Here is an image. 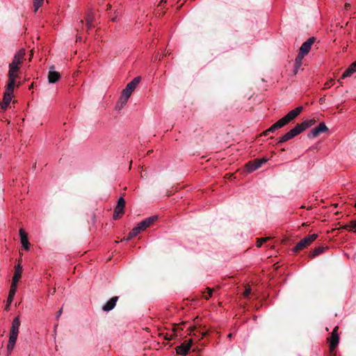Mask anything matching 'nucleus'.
I'll return each mask as SVG.
<instances>
[{"label": "nucleus", "mask_w": 356, "mask_h": 356, "mask_svg": "<svg viewBox=\"0 0 356 356\" xmlns=\"http://www.w3.org/2000/svg\"><path fill=\"white\" fill-rule=\"evenodd\" d=\"M140 78L137 76L127 85L126 88L122 90L121 96L116 104V109L121 110L126 105L129 98L140 83Z\"/></svg>", "instance_id": "1"}, {"label": "nucleus", "mask_w": 356, "mask_h": 356, "mask_svg": "<svg viewBox=\"0 0 356 356\" xmlns=\"http://www.w3.org/2000/svg\"><path fill=\"white\" fill-rule=\"evenodd\" d=\"M19 325L20 321L19 317L15 318L12 323V326L10 331L9 340L7 346V350L8 353H10L15 347L18 336Z\"/></svg>", "instance_id": "2"}, {"label": "nucleus", "mask_w": 356, "mask_h": 356, "mask_svg": "<svg viewBox=\"0 0 356 356\" xmlns=\"http://www.w3.org/2000/svg\"><path fill=\"white\" fill-rule=\"evenodd\" d=\"M317 237V234H313L305 236L296 244L292 250L295 252H297L302 250L303 248L310 245Z\"/></svg>", "instance_id": "3"}, {"label": "nucleus", "mask_w": 356, "mask_h": 356, "mask_svg": "<svg viewBox=\"0 0 356 356\" xmlns=\"http://www.w3.org/2000/svg\"><path fill=\"white\" fill-rule=\"evenodd\" d=\"M303 107L302 106H298L295 109L289 112L284 117L281 118L280 120L284 126L289 124L291 121L297 118L300 113L302 111Z\"/></svg>", "instance_id": "4"}, {"label": "nucleus", "mask_w": 356, "mask_h": 356, "mask_svg": "<svg viewBox=\"0 0 356 356\" xmlns=\"http://www.w3.org/2000/svg\"><path fill=\"white\" fill-rule=\"evenodd\" d=\"M14 92V88H10L8 86L6 87V91L4 92L3 99L1 104V108L6 110L8 105L10 104L12 98L13 93Z\"/></svg>", "instance_id": "5"}, {"label": "nucleus", "mask_w": 356, "mask_h": 356, "mask_svg": "<svg viewBox=\"0 0 356 356\" xmlns=\"http://www.w3.org/2000/svg\"><path fill=\"white\" fill-rule=\"evenodd\" d=\"M327 131L328 128L327 127L325 124L324 122H321L317 127L312 129L310 132L308 134L307 136L309 138H316L318 135L323 133H325Z\"/></svg>", "instance_id": "6"}, {"label": "nucleus", "mask_w": 356, "mask_h": 356, "mask_svg": "<svg viewBox=\"0 0 356 356\" xmlns=\"http://www.w3.org/2000/svg\"><path fill=\"white\" fill-rule=\"evenodd\" d=\"M125 207V200L123 197H120L118 199V204L115 208L114 213H113V218L115 220L118 219L120 218L122 214L124 213V209Z\"/></svg>", "instance_id": "7"}, {"label": "nucleus", "mask_w": 356, "mask_h": 356, "mask_svg": "<svg viewBox=\"0 0 356 356\" xmlns=\"http://www.w3.org/2000/svg\"><path fill=\"white\" fill-rule=\"evenodd\" d=\"M9 72H8V76H9V81L8 83L7 86L10 88H15V79L17 77V72L19 70V67L9 65Z\"/></svg>", "instance_id": "8"}, {"label": "nucleus", "mask_w": 356, "mask_h": 356, "mask_svg": "<svg viewBox=\"0 0 356 356\" xmlns=\"http://www.w3.org/2000/svg\"><path fill=\"white\" fill-rule=\"evenodd\" d=\"M301 132L300 131L299 129L298 128L297 125H296L293 129H291L289 131L286 133L284 135H283L280 139L278 143H284L286 142L289 140L292 139L295 136L300 134Z\"/></svg>", "instance_id": "9"}, {"label": "nucleus", "mask_w": 356, "mask_h": 356, "mask_svg": "<svg viewBox=\"0 0 356 356\" xmlns=\"http://www.w3.org/2000/svg\"><path fill=\"white\" fill-rule=\"evenodd\" d=\"M193 343L192 339H189L187 341H185L183 343H181L180 346H177L176 348L177 353L185 355H186Z\"/></svg>", "instance_id": "10"}, {"label": "nucleus", "mask_w": 356, "mask_h": 356, "mask_svg": "<svg viewBox=\"0 0 356 356\" xmlns=\"http://www.w3.org/2000/svg\"><path fill=\"white\" fill-rule=\"evenodd\" d=\"M266 161L267 160L266 159H254L247 164V170L248 172H252L260 168L264 163L266 162Z\"/></svg>", "instance_id": "11"}, {"label": "nucleus", "mask_w": 356, "mask_h": 356, "mask_svg": "<svg viewBox=\"0 0 356 356\" xmlns=\"http://www.w3.org/2000/svg\"><path fill=\"white\" fill-rule=\"evenodd\" d=\"M315 39L314 38H309L306 42H305L300 48V51L298 54H301V56H306L309 50L311 49V47L314 42Z\"/></svg>", "instance_id": "12"}, {"label": "nucleus", "mask_w": 356, "mask_h": 356, "mask_svg": "<svg viewBox=\"0 0 356 356\" xmlns=\"http://www.w3.org/2000/svg\"><path fill=\"white\" fill-rule=\"evenodd\" d=\"M338 327H335L332 332V335L329 339L330 341V349L334 350L339 343V336L337 334Z\"/></svg>", "instance_id": "13"}, {"label": "nucleus", "mask_w": 356, "mask_h": 356, "mask_svg": "<svg viewBox=\"0 0 356 356\" xmlns=\"http://www.w3.org/2000/svg\"><path fill=\"white\" fill-rule=\"evenodd\" d=\"M25 56V50L24 49H19L17 53L15 55L13 62L10 64V65L19 67V65L22 63V60Z\"/></svg>", "instance_id": "14"}, {"label": "nucleus", "mask_w": 356, "mask_h": 356, "mask_svg": "<svg viewBox=\"0 0 356 356\" xmlns=\"http://www.w3.org/2000/svg\"><path fill=\"white\" fill-rule=\"evenodd\" d=\"M60 78L59 72L54 71V67H51L48 74V81L49 83H56Z\"/></svg>", "instance_id": "15"}, {"label": "nucleus", "mask_w": 356, "mask_h": 356, "mask_svg": "<svg viewBox=\"0 0 356 356\" xmlns=\"http://www.w3.org/2000/svg\"><path fill=\"white\" fill-rule=\"evenodd\" d=\"M316 123V120L314 119L306 120L302 123L296 124L300 131L302 133L307 128L312 127Z\"/></svg>", "instance_id": "16"}, {"label": "nucleus", "mask_w": 356, "mask_h": 356, "mask_svg": "<svg viewBox=\"0 0 356 356\" xmlns=\"http://www.w3.org/2000/svg\"><path fill=\"white\" fill-rule=\"evenodd\" d=\"M19 236H20L21 243L22 245V247L26 250H28L29 249L30 243L28 241L27 234L23 229H19Z\"/></svg>", "instance_id": "17"}, {"label": "nucleus", "mask_w": 356, "mask_h": 356, "mask_svg": "<svg viewBox=\"0 0 356 356\" xmlns=\"http://www.w3.org/2000/svg\"><path fill=\"white\" fill-rule=\"evenodd\" d=\"M118 299V296L113 297L111 298L102 307L104 311L108 312L113 309L117 302V300Z\"/></svg>", "instance_id": "18"}, {"label": "nucleus", "mask_w": 356, "mask_h": 356, "mask_svg": "<svg viewBox=\"0 0 356 356\" xmlns=\"http://www.w3.org/2000/svg\"><path fill=\"white\" fill-rule=\"evenodd\" d=\"M143 230H145L144 228L142 227L141 224L139 222L129 233L127 240H129V239L133 238L134 237L136 236L138 234H140Z\"/></svg>", "instance_id": "19"}, {"label": "nucleus", "mask_w": 356, "mask_h": 356, "mask_svg": "<svg viewBox=\"0 0 356 356\" xmlns=\"http://www.w3.org/2000/svg\"><path fill=\"white\" fill-rule=\"evenodd\" d=\"M157 220V216H152L149 218H147L140 223L141 224L142 227L145 229L147 227H149Z\"/></svg>", "instance_id": "20"}, {"label": "nucleus", "mask_w": 356, "mask_h": 356, "mask_svg": "<svg viewBox=\"0 0 356 356\" xmlns=\"http://www.w3.org/2000/svg\"><path fill=\"white\" fill-rule=\"evenodd\" d=\"M21 273H22V268H21L20 265H17V266H15V270L14 275L13 277L12 283L17 284V282H19V280L21 277Z\"/></svg>", "instance_id": "21"}, {"label": "nucleus", "mask_w": 356, "mask_h": 356, "mask_svg": "<svg viewBox=\"0 0 356 356\" xmlns=\"http://www.w3.org/2000/svg\"><path fill=\"white\" fill-rule=\"evenodd\" d=\"M305 56H301V54H298L296 60H295V66H294V73L296 74L298 69L302 65V59Z\"/></svg>", "instance_id": "22"}, {"label": "nucleus", "mask_w": 356, "mask_h": 356, "mask_svg": "<svg viewBox=\"0 0 356 356\" xmlns=\"http://www.w3.org/2000/svg\"><path fill=\"white\" fill-rule=\"evenodd\" d=\"M284 125L281 122V121L279 120L277 122H275L273 125H272L269 129H267V132L273 133L275 130L280 129L283 127Z\"/></svg>", "instance_id": "23"}, {"label": "nucleus", "mask_w": 356, "mask_h": 356, "mask_svg": "<svg viewBox=\"0 0 356 356\" xmlns=\"http://www.w3.org/2000/svg\"><path fill=\"white\" fill-rule=\"evenodd\" d=\"M325 250V248L324 247H318V248H316L313 252L311 253L310 254V257H315L318 255H319L320 254H321L322 252H323V251Z\"/></svg>", "instance_id": "24"}, {"label": "nucleus", "mask_w": 356, "mask_h": 356, "mask_svg": "<svg viewBox=\"0 0 356 356\" xmlns=\"http://www.w3.org/2000/svg\"><path fill=\"white\" fill-rule=\"evenodd\" d=\"M86 25L88 29L93 26V16L92 14H88L86 17Z\"/></svg>", "instance_id": "25"}, {"label": "nucleus", "mask_w": 356, "mask_h": 356, "mask_svg": "<svg viewBox=\"0 0 356 356\" xmlns=\"http://www.w3.org/2000/svg\"><path fill=\"white\" fill-rule=\"evenodd\" d=\"M44 0H33L34 12L36 13L38 10L43 4Z\"/></svg>", "instance_id": "26"}, {"label": "nucleus", "mask_w": 356, "mask_h": 356, "mask_svg": "<svg viewBox=\"0 0 356 356\" xmlns=\"http://www.w3.org/2000/svg\"><path fill=\"white\" fill-rule=\"evenodd\" d=\"M17 284H15V283L11 284L10 289L9 291V294H8L9 296H13V297L15 296V293L17 291Z\"/></svg>", "instance_id": "27"}, {"label": "nucleus", "mask_w": 356, "mask_h": 356, "mask_svg": "<svg viewBox=\"0 0 356 356\" xmlns=\"http://www.w3.org/2000/svg\"><path fill=\"white\" fill-rule=\"evenodd\" d=\"M354 70L348 67L342 74L341 79H345L346 77L350 76L354 73Z\"/></svg>", "instance_id": "28"}, {"label": "nucleus", "mask_w": 356, "mask_h": 356, "mask_svg": "<svg viewBox=\"0 0 356 356\" xmlns=\"http://www.w3.org/2000/svg\"><path fill=\"white\" fill-rule=\"evenodd\" d=\"M348 227H350L351 230L356 232V220H352L349 225L344 226L345 229H348Z\"/></svg>", "instance_id": "29"}, {"label": "nucleus", "mask_w": 356, "mask_h": 356, "mask_svg": "<svg viewBox=\"0 0 356 356\" xmlns=\"http://www.w3.org/2000/svg\"><path fill=\"white\" fill-rule=\"evenodd\" d=\"M269 239L268 237H265V238H257V247H261V245L267 241Z\"/></svg>", "instance_id": "30"}, {"label": "nucleus", "mask_w": 356, "mask_h": 356, "mask_svg": "<svg viewBox=\"0 0 356 356\" xmlns=\"http://www.w3.org/2000/svg\"><path fill=\"white\" fill-rule=\"evenodd\" d=\"M334 83V80L333 79H330L329 81H327L325 83V86H324V88H330L331 86H332V84Z\"/></svg>", "instance_id": "31"}, {"label": "nucleus", "mask_w": 356, "mask_h": 356, "mask_svg": "<svg viewBox=\"0 0 356 356\" xmlns=\"http://www.w3.org/2000/svg\"><path fill=\"white\" fill-rule=\"evenodd\" d=\"M207 293L208 294L207 296H204V298L206 300H208L209 298V297L211 296L212 293H213V290L211 289H210V288H207Z\"/></svg>", "instance_id": "32"}, {"label": "nucleus", "mask_w": 356, "mask_h": 356, "mask_svg": "<svg viewBox=\"0 0 356 356\" xmlns=\"http://www.w3.org/2000/svg\"><path fill=\"white\" fill-rule=\"evenodd\" d=\"M251 293V288L250 286L247 287L244 292H243V296L245 297H248Z\"/></svg>", "instance_id": "33"}, {"label": "nucleus", "mask_w": 356, "mask_h": 356, "mask_svg": "<svg viewBox=\"0 0 356 356\" xmlns=\"http://www.w3.org/2000/svg\"><path fill=\"white\" fill-rule=\"evenodd\" d=\"M13 298H14V297L8 296V299H7V305H6L7 308H8L10 305L12 303Z\"/></svg>", "instance_id": "34"}, {"label": "nucleus", "mask_w": 356, "mask_h": 356, "mask_svg": "<svg viewBox=\"0 0 356 356\" xmlns=\"http://www.w3.org/2000/svg\"><path fill=\"white\" fill-rule=\"evenodd\" d=\"M350 68H352L353 70H354V72H356V60L350 66H349Z\"/></svg>", "instance_id": "35"}, {"label": "nucleus", "mask_w": 356, "mask_h": 356, "mask_svg": "<svg viewBox=\"0 0 356 356\" xmlns=\"http://www.w3.org/2000/svg\"><path fill=\"white\" fill-rule=\"evenodd\" d=\"M61 314H62V309H60V310L57 312L56 316V318H58L60 316Z\"/></svg>", "instance_id": "36"}, {"label": "nucleus", "mask_w": 356, "mask_h": 356, "mask_svg": "<svg viewBox=\"0 0 356 356\" xmlns=\"http://www.w3.org/2000/svg\"><path fill=\"white\" fill-rule=\"evenodd\" d=\"M268 134H269V132H267V130H266V131L263 133V135H264V136H267Z\"/></svg>", "instance_id": "37"}, {"label": "nucleus", "mask_w": 356, "mask_h": 356, "mask_svg": "<svg viewBox=\"0 0 356 356\" xmlns=\"http://www.w3.org/2000/svg\"><path fill=\"white\" fill-rule=\"evenodd\" d=\"M232 334H228V337H229V338H231V337H232Z\"/></svg>", "instance_id": "38"}, {"label": "nucleus", "mask_w": 356, "mask_h": 356, "mask_svg": "<svg viewBox=\"0 0 356 356\" xmlns=\"http://www.w3.org/2000/svg\"><path fill=\"white\" fill-rule=\"evenodd\" d=\"M349 6H350V5H349V4H348V3L345 4V6H346V7Z\"/></svg>", "instance_id": "39"}, {"label": "nucleus", "mask_w": 356, "mask_h": 356, "mask_svg": "<svg viewBox=\"0 0 356 356\" xmlns=\"http://www.w3.org/2000/svg\"><path fill=\"white\" fill-rule=\"evenodd\" d=\"M80 23H81V24H83V20H81Z\"/></svg>", "instance_id": "40"}]
</instances>
